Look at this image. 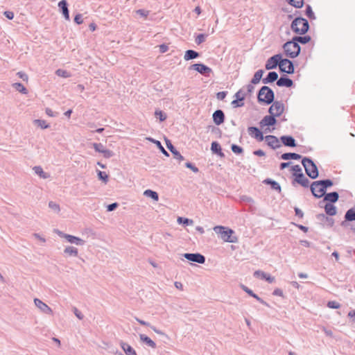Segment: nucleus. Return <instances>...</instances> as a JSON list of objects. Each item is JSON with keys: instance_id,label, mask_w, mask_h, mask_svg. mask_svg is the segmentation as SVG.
I'll use <instances>...</instances> for the list:
<instances>
[{"instance_id": "obj_2", "label": "nucleus", "mask_w": 355, "mask_h": 355, "mask_svg": "<svg viewBox=\"0 0 355 355\" xmlns=\"http://www.w3.org/2000/svg\"><path fill=\"white\" fill-rule=\"evenodd\" d=\"M275 100L273 90L268 86H262L257 93V101L259 103L265 105L271 104Z\"/></svg>"}, {"instance_id": "obj_50", "label": "nucleus", "mask_w": 355, "mask_h": 355, "mask_svg": "<svg viewBox=\"0 0 355 355\" xmlns=\"http://www.w3.org/2000/svg\"><path fill=\"white\" fill-rule=\"evenodd\" d=\"M98 178L102 180L104 183H107L109 180V176L105 171H98Z\"/></svg>"}, {"instance_id": "obj_54", "label": "nucleus", "mask_w": 355, "mask_h": 355, "mask_svg": "<svg viewBox=\"0 0 355 355\" xmlns=\"http://www.w3.org/2000/svg\"><path fill=\"white\" fill-rule=\"evenodd\" d=\"M92 146L95 151L100 153H102L103 150L105 149L104 145L101 143H93Z\"/></svg>"}, {"instance_id": "obj_60", "label": "nucleus", "mask_w": 355, "mask_h": 355, "mask_svg": "<svg viewBox=\"0 0 355 355\" xmlns=\"http://www.w3.org/2000/svg\"><path fill=\"white\" fill-rule=\"evenodd\" d=\"M118 207H119V203L113 202L112 204L107 205L106 208H107V211H114Z\"/></svg>"}, {"instance_id": "obj_51", "label": "nucleus", "mask_w": 355, "mask_h": 355, "mask_svg": "<svg viewBox=\"0 0 355 355\" xmlns=\"http://www.w3.org/2000/svg\"><path fill=\"white\" fill-rule=\"evenodd\" d=\"M55 74L60 77L62 78H69L71 76L70 72L67 70L58 69L55 71Z\"/></svg>"}, {"instance_id": "obj_9", "label": "nucleus", "mask_w": 355, "mask_h": 355, "mask_svg": "<svg viewBox=\"0 0 355 355\" xmlns=\"http://www.w3.org/2000/svg\"><path fill=\"white\" fill-rule=\"evenodd\" d=\"M182 256L189 261L204 264L205 263V257L200 253H184Z\"/></svg>"}, {"instance_id": "obj_63", "label": "nucleus", "mask_w": 355, "mask_h": 355, "mask_svg": "<svg viewBox=\"0 0 355 355\" xmlns=\"http://www.w3.org/2000/svg\"><path fill=\"white\" fill-rule=\"evenodd\" d=\"M137 14L139 15L141 17H147L149 15V11L144 9H139L136 10Z\"/></svg>"}, {"instance_id": "obj_11", "label": "nucleus", "mask_w": 355, "mask_h": 355, "mask_svg": "<svg viewBox=\"0 0 355 355\" xmlns=\"http://www.w3.org/2000/svg\"><path fill=\"white\" fill-rule=\"evenodd\" d=\"M281 59V53L275 54L268 59L265 68L266 70L274 69L279 64V60Z\"/></svg>"}, {"instance_id": "obj_40", "label": "nucleus", "mask_w": 355, "mask_h": 355, "mask_svg": "<svg viewBox=\"0 0 355 355\" xmlns=\"http://www.w3.org/2000/svg\"><path fill=\"white\" fill-rule=\"evenodd\" d=\"M33 170L34 171L35 173L39 175L41 178L46 179L50 176L48 173L43 171V168L40 166H34Z\"/></svg>"}, {"instance_id": "obj_17", "label": "nucleus", "mask_w": 355, "mask_h": 355, "mask_svg": "<svg viewBox=\"0 0 355 355\" xmlns=\"http://www.w3.org/2000/svg\"><path fill=\"white\" fill-rule=\"evenodd\" d=\"M276 84L278 87H292L294 85L293 81L287 76L282 75L277 80Z\"/></svg>"}, {"instance_id": "obj_57", "label": "nucleus", "mask_w": 355, "mask_h": 355, "mask_svg": "<svg viewBox=\"0 0 355 355\" xmlns=\"http://www.w3.org/2000/svg\"><path fill=\"white\" fill-rule=\"evenodd\" d=\"M327 306L330 309H338L340 307L341 305L336 301H329Z\"/></svg>"}, {"instance_id": "obj_52", "label": "nucleus", "mask_w": 355, "mask_h": 355, "mask_svg": "<svg viewBox=\"0 0 355 355\" xmlns=\"http://www.w3.org/2000/svg\"><path fill=\"white\" fill-rule=\"evenodd\" d=\"M231 150L234 153H235L236 155H240L243 153V148L242 147H241L240 146H238L234 144L231 145Z\"/></svg>"}, {"instance_id": "obj_41", "label": "nucleus", "mask_w": 355, "mask_h": 355, "mask_svg": "<svg viewBox=\"0 0 355 355\" xmlns=\"http://www.w3.org/2000/svg\"><path fill=\"white\" fill-rule=\"evenodd\" d=\"M64 254L69 256L77 257L78 254V249L73 246H67L64 250Z\"/></svg>"}, {"instance_id": "obj_21", "label": "nucleus", "mask_w": 355, "mask_h": 355, "mask_svg": "<svg viewBox=\"0 0 355 355\" xmlns=\"http://www.w3.org/2000/svg\"><path fill=\"white\" fill-rule=\"evenodd\" d=\"M241 288H242V290L243 291H245L246 293H248L250 296H251V297H254V299H256L258 302H259L263 305H264L266 306H268V307L270 306L269 304L266 301H264L263 299L259 297L256 293H254L253 292L252 290L249 288L248 286H245L243 284H241Z\"/></svg>"}, {"instance_id": "obj_45", "label": "nucleus", "mask_w": 355, "mask_h": 355, "mask_svg": "<svg viewBox=\"0 0 355 355\" xmlns=\"http://www.w3.org/2000/svg\"><path fill=\"white\" fill-rule=\"evenodd\" d=\"M288 4L296 8H301L304 6V0H286Z\"/></svg>"}, {"instance_id": "obj_58", "label": "nucleus", "mask_w": 355, "mask_h": 355, "mask_svg": "<svg viewBox=\"0 0 355 355\" xmlns=\"http://www.w3.org/2000/svg\"><path fill=\"white\" fill-rule=\"evenodd\" d=\"M102 154L103 155V157L107 159L110 158L114 155V153L112 150L105 148L103 150Z\"/></svg>"}, {"instance_id": "obj_22", "label": "nucleus", "mask_w": 355, "mask_h": 355, "mask_svg": "<svg viewBox=\"0 0 355 355\" xmlns=\"http://www.w3.org/2000/svg\"><path fill=\"white\" fill-rule=\"evenodd\" d=\"M279 139L285 146L293 148L297 146L296 141L291 135H282Z\"/></svg>"}, {"instance_id": "obj_10", "label": "nucleus", "mask_w": 355, "mask_h": 355, "mask_svg": "<svg viewBox=\"0 0 355 355\" xmlns=\"http://www.w3.org/2000/svg\"><path fill=\"white\" fill-rule=\"evenodd\" d=\"M245 93L243 92L242 89L239 90L235 94L234 97L236 99L233 100L231 103V105L233 107H241L244 105L243 101L245 98Z\"/></svg>"}, {"instance_id": "obj_43", "label": "nucleus", "mask_w": 355, "mask_h": 355, "mask_svg": "<svg viewBox=\"0 0 355 355\" xmlns=\"http://www.w3.org/2000/svg\"><path fill=\"white\" fill-rule=\"evenodd\" d=\"M279 71H286V67L287 64H288L292 61L288 58H282V55H281V59L279 60Z\"/></svg>"}, {"instance_id": "obj_14", "label": "nucleus", "mask_w": 355, "mask_h": 355, "mask_svg": "<svg viewBox=\"0 0 355 355\" xmlns=\"http://www.w3.org/2000/svg\"><path fill=\"white\" fill-rule=\"evenodd\" d=\"M248 132L252 137L254 138L258 141H262L263 139H265L263 132L261 131V130L257 127L250 126L248 128Z\"/></svg>"}, {"instance_id": "obj_46", "label": "nucleus", "mask_w": 355, "mask_h": 355, "mask_svg": "<svg viewBox=\"0 0 355 355\" xmlns=\"http://www.w3.org/2000/svg\"><path fill=\"white\" fill-rule=\"evenodd\" d=\"M155 116L156 118L159 119V120L162 122V121H164L166 118H167V115L166 114L163 112L162 110H156L155 112Z\"/></svg>"}, {"instance_id": "obj_49", "label": "nucleus", "mask_w": 355, "mask_h": 355, "mask_svg": "<svg viewBox=\"0 0 355 355\" xmlns=\"http://www.w3.org/2000/svg\"><path fill=\"white\" fill-rule=\"evenodd\" d=\"M34 124L40 127L42 129H46L49 127V125L46 121L42 119H35L33 121Z\"/></svg>"}, {"instance_id": "obj_15", "label": "nucleus", "mask_w": 355, "mask_h": 355, "mask_svg": "<svg viewBox=\"0 0 355 355\" xmlns=\"http://www.w3.org/2000/svg\"><path fill=\"white\" fill-rule=\"evenodd\" d=\"M265 140L267 142V145L270 146L272 149H277L280 148L282 146L279 144V139L275 135H266L265 137Z\"/></svg>"}, {"instance_id": "obj_8", "label": "nucleus", "mask_w": 355, "mask_h": 355, "mask_svg": "<svg viewBox=\"0 0 355 355\" xmlns=\"http://www.w3.org/2000/svg\"><path fill=\"white\" fill-rule=\"evenodd\" d=\"M190 69H193L205 76H209L212 69L202 63H196L189 67Z\"/></svg>"}, {"instance_id": "obj_25", "label": "nucleus", "mask_w": 355, "mask_h": 355, "mask_svg": "<svg viewBox=\"0 0 355 355\" xmlns=\"http://www.w3.org/2000/svg\"><path fill=\"white\" fill-rule=\"evenodd\" d=\"M254 277L256 278H260L261 279H264L268 283H272L275 281V277L271 276L270 275L264 272L261 270H256L254 272Z\"/></svg>"}, {"instance_id": "obj_42", "label": "nucleus", "mask_w": 355, "mask_h": 355, "mask_svg": "<svg viewBox=\"0 0 355 355\" xmlns=\"http://www.w3.org/2000/svg\"><path fill=\"white\" fill-rule=\"evenodd\" d=\"M144 195L146 197L150 198L155 201H157L159 200V195L157 192L153 191L151 189H146L144 192Z\"/></svg>"}, {"instance_id": "obj_64", "label": "nucleus", "mask_w": 355, "mask_h": 355, "mask_svg": "<svg viewBox=\"0 0 355 355\" xmlns=\"http://www.w3.org/2000/svg\"><path fill=\"white\" fill-rule=\"evenodd\" d=\"M227 95V92L223 91V92H219L216 94V98L218 100H224L225 97Z\"/></svg>"}, {"instance_id": "obj_12", "label": "nucleus", "mask_w": 355, "mask_h": 355, "mask_svg": "<svg viewBox=\"0 0 355 355\" xmlns=\"http://www.w3.org/2000/svg\"><path fill=\"white\" fill-rule=\"evenodd\" d=\"M316 218L323 227L331 228L334 225V219L327 216L324 214H317Z\"/></svg>"}, {"instance_id": "obj_23", "label": "nucleus", "mask_w": 355, "mask_h": 355, "mask_svg": "<svg viewBox=\"0 0 355 355\" xmlns=\"http://www.w3.org/2000/svg\"><path fill=\"white\" fill-rule=\"evenodd\" d=\"M310 189L312 193V195L315 198H320L322 196H324L326 193V190L322 189V186H313V182L310 186Z\"/></svg>"}, {"instance_id": "obj_36", "label": "nucleus", "mask_w": 355, "mask_h": 355, "mask_svg": "<svg viewBox=\"0 0 355 355\" xmlns=\"http://www.w3.org/2000/svg\"><path fill=\"white\" fill-rule=\"evenodd\" d=\"M200 56V53L194 50H187L185 51L184 59L185 60H190L193 59H196Z\"/></svg>"}, {"instance_id": "obj_35", "label": "nucleus", "mask_w": 355, "mask_h": 355, "mask_svg": "<svg viewBox=\"0 0 355 355\" xmlns=\"http://www.w3.org/2000/svg\"><path fill=\"white\" fill-rule=\"evenodd\" d=\"M302 155L300 154L295 153H283L280 159L283 160H289V159H295V160H299L302 159Z\"/></svg>"}, {"instance_id": "obj_13", "label": "nucleus", "mask_w": 355, "mask_h": 355, "mask_svg": "<svg viewBox=\"0 0 355 355\" xmlns=\"http://www.w3.org/2000/svg\"><path fill=\"white\" fill-rule=\"evenodd\" d=\"M275 115L274 114H270V115L265 116L259 122V125L261 128L265 126H273L275 125L277 121L276 119Z\"/></svg>"}, {"instance_id": "obj_29", "label": "nucleus", "mask_w": 355, "mask_h": 355, "mask_svg": "<svg viewBox=\"0 0 355 355\" xmlns=\"http://www.w3.org/2000/svg\"><path fill=\"white\" fill-rule=\"evenodd\" d=\"M278 80V73L276 71H270L267 76L262 79L263 84L272 83Z\"/></svg>"}, {"instance_id": "obj_27", "label": "nucleus", "mask_w": 355, "mask_h": 355, "mask_svg": "<svg viewBox=\"0 0 355 355\" xmlns=\"http://www.w3.org/2000/svg\"><path fill=\"white\" fill-rule=\"evenodd\" d=\"M211 150L212 153L217 155L220 158L225 157V154L222 151V148L218 141H212L211 144Z\"/></svg>"}, {"instance_id": "obj_31", "label": "nucleus", "mask_w": 355, "mask_h": 355, "mask_svg": "<svg viewBox=\"0 0 355 355\" xmlns=\"http://www.w3.org/2000/svg\"><path fill=\"white\" fill-rule=\"evenodd\" d=\"M139 339L143 343H144L147 346H148L153 349L157 348L156 343L146 334H140Z\"/></svg>"}, {"instance_id": "obj_48", "label": "nucleus", "mask_w": 355, "mask_h": 355, "mask_svg": "<svg viewBox=\"0 0 355 355\" xmlns=\"http://www.w3.org/2000/svg\"><path fill=\"white\" fill-rule=\"evenodd\" d=\"M305 15L307 16L308 18H309L310 19H315V14L312 10V8L310 5L307 4L306 6V9H305Z\"/></svg>"}, {"instance_id": "obj_1", "label": "nucleus", "mask_w": 355, "mask_h": 355, "mask_svg": "<svg viewBox=\"0 0 355 355\" xmlns=\"http://www.w3.org/2000/svg\"><path fill=\"white\" fill-rule=\"evenodd\" d=\"M309 28L308 20L302 17H295L291 24V30L297 35H305Z\"/></svg>"}, {"instance_id": "obj_26", "label": "nucleus", "mask_w": 355, "mask_h": 355, "mask_svg": "<svg viewBox=\"0 0 355 355\" xmlns=\"http://www.w3.org/2000/svg\"><path fill=\"white\" fill-rule=\"evenodd\" d=\"M339 194L337 191H332L330 193H326L323 201L327 202V203L334 204L338 200Z\"/></svg>"}, {"instance_id": "obj_18", "label": "nucleus", "mask_w": 355, "mask_h": 355, "mask_svg": "<svg viewBox=\"0 0 355 355\" xmlns=\"http://www.w3.org/2000/svg\"><path fill=\"white\" fill-rule=\"evenodd\" d=\"M212 119L216 125H221L225 119L224 112L222 110H216L212 114Z\"/></svg>"}, {"instance_id": "obj_7", "label": "nucleus", "mask_w": 355, "mask_h": 355, "mask_svg": "<svg viewBox=\"0 0 355 355\" xmlns=\"http://www.w3.org/2000/svg\"><path fill=\"white\" fill-rule=\"evenodd\" d=\"M272 103L268 109L269 114L272 113L277 117L281 116L284 111V105L282 101H274Z\"/></svg>"}, {"instance_id": "obj_28", "label": "nucleus", "mask_w": 355, "mask_h": 355, "mask_svg": "<svg viewBox=\"0 0 355 355\" xmlns=\"http://www.w3.org/2000/svg\"><path fill=\"white\" fill-rule=\"evenodd\" d=\"M263 183L266 185H270V188L272 190L277 191L279 193L282 191V188L280 184L275 180L270 179V178H266L263 181Z\"/></svg>"}, {"instance_id": "obj_47", "label": "nucleus", "mask_w": 355, "mask_h": 355, "mask_svg": "<svg viewBox=\"0 0 355 355\" xmlns=\"http://www.w3.org/2000/svg\"><path fill=\"white\" fill-rule=\"evenodd\" d=\"M177 220L179 224H182L186 226L193 224V220L187 218L178 217Z\"/></svg>"}, {"instance_id": "obj_62", "label": "nucleus", "mask_w": 355, "mask_h": 355, "mask_svg": "<svg viewBox=\"0 0 355 355\" xmlns=\"http://www.w3.org/2000/svg\"><path fill=\"white\" fill-rule=\"evenodd\" d=\"M74 22L78 25L83 24V15L81 14H77L74 17Z\"/></svg>"}, {"instance_id": "obj_39", "label": "nucleus", "mask_w": 355, "mask_h": 355, "mask_svg": "<svg viewBox=\"0 0 355 355\" xmlns=\"http://www.w3.org/2000/svg\"><path fill=\"white\" fill-rule=\"evenodd\" d=\"M344 218L348 221L355 220V205L346 211Z\"/></svg>"}, {"instance_id": "obj_24", "label": "nucleus", "mask_w": 355, "mask_h": 355, "mask_svg": "<svg viewBox=\"0 0 355 355\" xmlns=\"http://www.w3.org/2000/svg\"><path fill=\"white\" fill-rule=\"evenodd\" d=\"M35 305L41 310V311L45 314H51L52 309L44 302L40 299L35 298L34 300Z\"/></svg>"}, {"instance_id": "obj_32", "label": "nucleus", "mask_w": 355, "mask_h": 355, "mask_svg": "<svg viewBox=\"0 0 355 355\" xmlns=\"http://www.w3.org/2000/svg\"><path fill=\"white\" fill-rule=\"evenodd\" d=\"M65 239L70 243H74L77 245H83L85 243V241L83 239L71 234L65 236Z\"/></svg>"}, {"instance_id": "obj_59", "label": "nucleus", "mask_w": 355, "mask_h": 355, "mask_svg": "<svg viewBox=\"0 0 355 355\" xmlns=\"http://www.w3.org/2000/svg\"><path fill=\"white\" fill-rule=\"evenodd\" d=\"M185 166L189 169H191L194 173H198L199 169L196 167L193 164L190 162H187L185 163Z\"/></svg>"}, {"instance_id": "obj_34", "label": "nucleus", "mask_w": 355, "mask_h": 355, "mask_svg": "<svg viewBox=\"0 0 355 355\" xmlns=\"http://www.w3.org/2000/svg\"><path fill=\"white\" fill-rule=\"evenodd\" d=\"M325 214L329 216H335L337 214L336 207L331 203H326L324 207Z\"/></svg>"}, {"instance_id": "obj_3", "label": "nucleus", "mask_w": 355, "mask_h": 355, "mask_svg": "<svg viewBox=\"0 0 355 355\" xmlns=\"http://www.w3.org/2000/svg\"><path fill=\"white\" fill-rule=\"evenodd\" d=\"M302 164L304 168L306 174L311 179H316L319 172L316 164L310 157H304L302 159Z\"/></svg>"}, {"instance_id": "obj_55", "label": "nucleus", "mask_w": 355, "mask_h": 355, "mask_svg": "<svg viewBox=\"0 0 355 355\" xmlns=\"http://www.w3.org/2000/svg\"><path fill=\"white\" fill-rule=\"evenodd\" d=\"M286 71H282V73H286L288 74H293L295 72V67L293 61L286 65Z\"/></svg>"}, {"instance_id": "obj_20", "label": "nucleus", "mask_w": 355, "mask_h": 355, "mask_svg": "<svg viewBox=\"0 0 355 355\" xmlns=\"http://www.w3.org/2000/svg\"><path fill=\"white\" fill-rule=\"evenodd\" d=\"M58 8L66 20H69V10L68 8V3L67 0H61L58 2Z\"/></svg>"}, {"instance_id": "obj_30", "label": "nucleus", "mask_w": 355, "mask_h": 355, "mask_svg": "<svg viewBox=\"0 0 355 355\" xmlns=\"http://www.w3.org/2000/svg\"><path fill=\"white\" fill-rule=\"evenodd\" d=\"M334 185V182L331 179H324L313 182V186H322V189L331 187Z\"/></svg>"}, {"instance_id": "obj_33", "label": "nucleus", "mask_w": 355, "mask_h": 355, "mask_svg": "<svg viewBox=\"0 0 355 355\" xmlns=\"http://www.w3.org/2000/svg\"><path fill=\"white\" fill-rule=\"evenodd\" d=\"M119 344L126 355H137L136 351L128 343L121 340Z\"/></svg>"}, {"instance_id": "obj_16", "label": "nucleus", "mask_w": 355, "mask_h": 355, "mask_svg": "<svg viewBox=\"0 0 355 355\" xmlns=\"http://www.w3.org/2000/svg\"><path fill=\"white\" fill-rule=\"evenodd\" d=\"M165 142L167 148L172 153L173 157L178 160H183L184 158L180 154V153L175 148V147L172 144L171 141L168 139H165Z\"/></svg>"}, {"instance_id": "obj_38", "label": "nucleus", "mask_w": 355, "mask_h": 355, "mask_svg": "<svg viewBox=\"0 0 355 355\" xmlns=\"http://www.w3.org/2000/svg\"><path fill=\"white\" fill-rule=\"evenodd\" d=\"M147 139L151 141L152 143L155 144L157 146V148H159L165 156L169 157V153L164 149V148L163 147L159 141L156 140L151 137H148Z\"/></svg>"}, {"instance_id": "obj_61", "label": "nucleus", "mask_w": 355, "mask_h": 355, "mask_svg": "<svg viewBox=\"0 0 355 355\" xmlns=\"http://www.w3.org/2000/svg\"><path fill=\"white\" fill-rule=\"evenodd\" d=\"M49 207L53 209L54 211H60V206L59 205H58L57 203L53 202V201H50L49 202Z\"/></svg>"}, {"instance_id": "obj_44", "label": "nucleus", "mask_w": 355, "mask_h": 355, "mask_svg": "<svg viewBox=\"0 0 355 355\" xmlns=\"http://www.w3.org/2000/svg\"><path fill=\"white\" fill-rule=\"evenodd\" d=\"M12 87L19 92L26 94L28 93L27 89L21 83H15L12 85Z\"/></svg>"}, {"instance_id": "obj_56", "label": "nucleus", "mask_w": 355, "mask_h": 355, "mask_svg": "<svg viewBox=\"0 0 355 355\" xmlns=\"http://www.w3.org/2000/svg\"><path fill=\"white\" fill-rule=\"evenodd\" d=\"M291 171L293 172V175L294 178L296 177L300 173H303L302 171V168L300 165H294L291 167Z\"/></svg>"}, {"instance_id": "obj_19", "label": "nucleus", "mask_w": 355, "mask_h": 355, "mask_svg": "<svg viewBox=\"0 0 355 355\" xmlns=\"http://www.w3.org/2000/svg\"><path fill=\"white\" fill-rule=\"evenodd\" d=\"M295 182L304 188L309 187V180L304 176L303 173H300L296 175L295 178H294L293 181L292 182V184L295 185Z\"/></svg>"}, {"instance_id": "obj_37", "label": "nucleus", "mask_w": 355, "mask_h": 355, "mask_svg": "<svg viewBox=\"0 0 355 355\" xmlns=\"http://www.w3.org/2000/svg\"><path fill=\"white\" fill-rule=\"evenodd\" d=\"M264 73V71L263 69H259L257 70L254 74V76L253 78H252L250 83L253 85H257L258 84L261 78H262V76Z\"/></svg>"}, {"instance_id": "obj_4", "label": "nucleus", "mask_w": 355, "mask_h": 355, "mask_svg": "<svg viewBox=\"0 0 355 355\" xmlns=\"http://www.w3.org/2000/svg\"><path fill=\"white\" fill-rule=\"evenodd\" d=\"M214 232L220 235V238L225 242L236 243L237 238L232 236L234 234L233 230L221 225L214 227Z\"/></svg>"}, {"instance_id": "obj_6", "label": "nucleus", "mask_w": 355, "mask_h": 355, "mask_svg": "<svg viewBox=\"0 0 355 355\" xmlns=\"http://www.w3.org/2000/svg\"><path fill=\"white\" fill-rule=\"evenodd\" d=\"M293 44H294L292 43L291 39V40H288L286 42H285L282 46L285 55L292 59L295 58L298 56L296 55V51L297 52V50H296Z\"/></svg>"}, {"instance_id": "obj_53", "label": "nucleus", "mask_w": 355, "mask_h": 355, "mask_svg": "<svg viewBox=\"0 0 355 355\" xmlns=\"http://www.w3.org/2000/svg\"><path fill=\"white\" fill-rule=\"evenodd\" d=\"M207 37V35L202 33L198 34L195 39V42L198 45H200L205 41Z\"/></svg>"}, {"instance_id": "obj_5", "label": "nucleus", "mask_w": 355, "mask_h": 355, "mask_svg": "<svg viewBox=\"0 0 355 355\" xmlns=\"http://www.w3.org/2000/svg\"><path fill=\"white\" fill-rule=\"evenodd\" d=\"M311 40V37L310 35H295L292 38V43H293L294 46L296 50H297V53L296 52V55H299L301 52V46L299 43L302 44H306L309 43Z\"/></svg>"}]
</instances>
